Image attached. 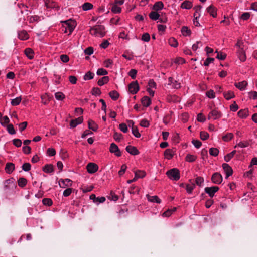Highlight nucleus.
Segmentation results:
<instances>
[{"instance_id": "27", "label": "nucleus", "mask_w": 257, "mask_h": 257, "mask_svg": "<svg viewBox=\"0 0 257 257\" xmlns=\"http://www.w3.org/2000/svg\"><path fill=\"white\" fill-rule=\"evenodd\" d=\"M181 31L182 35L185 36H189L191 33V30L187 26H183Z\"/></svg>"}, {"instance_id": "57", "label": "nucleus", "mask_w": 257, "mask_h": 257, "mask_svg": "<svg viewBox=\"0 0 257 257\" xmlns=\"http://www.w3.org/2000/svg\"><path fill=\"white\" fill-rule=\"evenodd\" d=\"M137 70L135 69H131L128 72V75L133 79L136 77Z\"/></svg>"}, {"instance_id": "33", "label": "nucleus", "mask_w": 257, "mask_h": 257, "mask_svg": "<svg viewBox=\"0 0 257 257\" xmlns=\"http://www.w3.org/2000/svg\"><path fill=\"white\" fill-rule=\"evenodd\" d=\"M248 111L247 109H242L238 112V115L241 118H246L248 116Z\"/></svg>"}, {"instance_id": "26", "label": "nucleus", "mask_w": 257, "mask_h": 257, "mask_svg": "<svg viewBox=\"0 0 257 257\" xmlns=\"http://www.w3.org/2000/svg\"><path fill=\"white\" fill-rule=\"evenodd\" d=\"M164 5L161 1H158L155 3L153 6V9L155 11H159L163 8Z\"/></svg>"}, {"instance_id": "10", "label": "nucleus", "mask_w": 257, "mask_h": 257, "mask_svg": "<svg viewBox=\"0 0 257 257\" xmlns=\"http://www.w3.org/2000/svg\"><path fill=\"white\" fill-rule=\"evenodd\" d=\"M222 167L226 175L225 177L226 179L232 175L233 170L231 167L228 164L223 163L222 164Z\"/></svg>"}, {"instance_id": "51", "label": "nucleus", "mask_w": 257, "mask_h": 257, "mask_svg": "<svg viewBox=\"0 0 257 257\" xmlns=\"http://www.w3.org/2000/svg\"><path fill=\"white\" fill-rule=\"evenodd\" d=\"M101 93V90L98 87H94L92 90V94L93 95L99 96Z\"/></svg>"}, {"instance_id": "15", "label": "nucleus", "mask_w": 257, "mask_h": 257, "mask_svg": "<svg viewBox=\"0 0 257 257\" xmlns=\"http://www.w3.org/2000/svg\"><path fill=\"white\" fill-rule=\"evenodd\" d=\"M237 53V56L240 61H241L242 62L245 61V60L246 59V55H245L244 51L243 50V49L242 48L239 49Z\"/></svg>"}, {"instance_id": "52", "label": "nucleus", "mask_w": 257, "mask_h": 257, "mask_svg": "<svg viewBox=\"0 0 257 257\" xmlns=\"http://www.w3.org/2000/svg\"><path fill=\"white\" fill-rule=\"evenodd\" d=\"M96 74L97 75L104 76L108 74V72L103 68H99L96 72Z\"/></svg>"}, {"instance_id": "16", "label": "nucleus", "mask_w": 257, "mask_h": 257, "mask_svg": "<svg viewBox=\"0 0 257 257\" xmlns=\"http://www.w3.org/2000/svg\"><path fill=\"white\" fill-rule=\"evenodd\" d=\"M18 35V38L22 40H26L29 38V35L25 30L19 31Z\"/></svg>"}, {"instance_id": "25", "label": "nucleus", "mask_w": 257, "mask_h": 257, "mask_svg": "<svg viewBox=\"0 0 257 257\" xmlns=\"http://www.w3.org/2000/svg\"><path fill=\"white\" fill-rule=\"evenodd\" d=\"M109 80V78L108 76H103L98 81L97 84L99 86H101L104 84L107 83Z\"/></svg>"}, {"instance_id": "53", "label": "nucleus", "mask_w": 257, "mask_h": 257, "mask_svg": "<svg viewBox=\"0 0 257 257\" xmlns=\"http://www.w3.org/2000/svg\"><path fill=\"white\" fill-rule=\"evenodd\" d=\"M31 167V165L29 163H24L22 167V170L25 172H27L30 170Z\"/></svg>"}, {"instance_id": "49", "label": "nucleus", "mask_w": 257, "mask_h": 257, "mask_svg": "<svg viewBox=\"0 0 257 257\" xmlns=\"http://www.w3.org/2000/svg\"><path fill=\"white\" fill-rule=\"evenodd\" d=\"M195 187V185L194 184L186 185V191L189 194L192 193V191L194 189Z\"/></svg>"}, {"instance_id": "48", "label": "nucleus", "mask_w": 257, "mask_h": 257, "mask_svg": "<svg viewBox=\"0 0 257 257\" xmlns=\"http://www.w3.org/2000/svg\"><path fill=\"white\" fill-rule=\"evenodd\" d=\"M66 25H67V26L65 28L64 32L66 33L67 32H69V34H71L72 33V32H73V31L74 30V28L72 25H70L68 23H66Z\"/></svg>"}, {"instance_id": "19", "label": "nucleus", "mask_w": 257, "mask_h": 257, "mask_svg": "<svg viewBox=\"0 0 257 257\" xmlns=\"http://www.w3.org/2000/svg\"><path fill=\"white\" fill-rule=\"evenodd\" d=\"M207 11L213 17H215L217 15L216 9L213 6L210 5L207 8Z\"/></svg>"}, {"instance_id": "39", "label": "nucleus", "mask_w": 257, "mask_h": 257, "mask_svg": "<svg viewBox=\"0 0 257 257\" xmlns=\"http://www.w3.org/2000/svg\"><path fill=\"white\" fill-rule=\"evenodd\" d=\"M94 76V74L90 71H89L84 75L83 79L84 80H91L93 78Z\"/></svg>"}, {"instance_id": "4", "label": "nucleus", "mask_w": 257, "mask_h": 257, "mask_svg": "<svg viewBox=\"0 0 257 257\" xmlns=\"http://www.w3.org/2000/svg\"><path fill=\"white\" fill-rule=\"evenodd\" d=\"M222 116L221 113L216 108L212 109L208 114V119L213 118L214 120L217 119Z\"/></svg>"}, {"instance_id": "63", "label": "nucleus", "mask_w": 257, "mask_h": 257, "mask_svg": "<svg viewBox=\"0 0 257 257\" xmlns=\"http://www.w3.org/2000/svg\"><path fill=\"white\" fill-rule=\"evenodd\" d=\"M140 124L143 127H148L149 126V122L147 119H143L141 121Z\"/></svg>"}, {"instance_id": "12", "label": "nucleus", "mask_w": 257, "mask_h": 257, "mask_svg": "<svg viewBox=\"0 0 257 257\" xmlns=\"http://www.w3.org/2000/svg\"><path fill=\"white\" fill-rule=\"evenodd\" d=\"M83 119L82 117H79L75 119L71 120L70 123L71 128H74L78 124H80L83 122Z\"/></svg>"}, {"instance_id": "6", "label": "nucleus", "mask_w": 257, "mask_h": 257, "mask_svg": "<svg viewBox=\"0 0 257 257\" xmlns=\"http://www.w3.org/2000/svg\"><path fill=\"white\" fill-rule=\"evenodd\" d=\"M218 186H212L211 187H206L204 189L205 193L208 194L210 197H213L215 193L219 190Z\"/></svg>"}, {"instance_id": "1", "label": "nucleus", "mask_w": 257, "mask_h": 257, "mask_svg": "<svg viewBox=\"0 0 257 257\" xmlns=\"http://www.w3.org/2000/svg\"><path fill=\"white\" fill-rule=\"evenodd\" d=\"M92 35L103 37L105 35V28L103 25H97L90 29Z\"/></svg>"}, {"instance_id": "28", "label": "nucleus", "mask_w": 257, "mask_h": 257, "mask_svg": "<svg viewBox=\"0 0 257 257\" xmlns=\"http://www.w3.org/2000/svg\"><path fill=\"white\" fill-rule=\"evenodd\" d=\"M202 8V6L198 5L194 8L195 10V12L194 14V17H196V19H198L200 17V12L201 9Z\"/></svg>"}, {"instance_id": "22", "label": "nucleus", "mask_w": 257, "mask_h": 257, "mask_svg": "<svg viewBox=\"0 0 257 257\" xmlns=\"http://www.w3.org/2000/svg\"><path fill=\"white\" fill-rule=\"evenodd\" d=\"M147 199L149 201L151 202H156L157 203H160L161 201L160 199L157 196H150L149 195H147Z\"/></svg>"}, {"instance_id": "60", "label": "nucleus", "mask_w": 257, "mask_h": 257, "mask_svg": "<svg viewBox=\"0 0 257 257\" xmlns=\"http://www.w3.org/2000/svg\"><path fill=\"white\" fill-rule=\"evenodd\" d=\"M132 132L133 135L136 138H140L141 137V134L139 133L137 127L135 128H133L132 130Z\"/></svg>"}, {"instance_id": "47", "label": "nucleus", "mask_w": 257, "mask_h": 257, "mask_svg": "<svg viewBox=\"0 0 257 257\" xmlns=\"http://www.w3.org/2000/svg\"><path fill=\"white\" fill-rule=\"evenodd\" d=\"M21 101V98L20 97H16L11 100V104L13 106L18 105Z\"/></svg>"}, {"instance_id": "32", "label": "nucleus", "mask_w": 257, "mask_h": 257, "mask_svg": "<svg viewBox=\"0 0 257 257\" xmlns=\"http://www.w3.org/2000/svg\"><path fill=\"white\" fill-rule=\"evenodd\" d=\"M233 134L232 133H228L222 136V140L225 142H228L233 138Z\"/></svg>"}, {"instance_id": "20", "label": "nucleus", "mask_w": 257, "mask_h": 257, "mask_svg": "<svg viewBox=\"0 0 257 257\" xmlns=\"http://www.w3.org/2000/svg\"><path fill=\"white\" fill-rule=\"evenodd\" d=\"M88 128L94 132H96L98 128V125L92 120H89L88 122Z\"/></svg>"}, {"instance_id": "41", "label": "nucleus", "mask_w": 257, "mask_h": 257, "mask_svg": "<svg viewBox=\"0 0 257 257\" xmlns=\"http://www.w3.org/2000/svg\"><path fill=\"white\" fill-rule=\"evenodd\" d=\"M169 45L173 47H177L178 46V42L174 38L172 37L169 39Z\"/></svg>"}, {"instance_id": "37", "label": "nucleus", "mask_w": 257, "mask_h": 257, "mask_svg": "<svg viewBox=\"0 0 257 257\" xmlns=\"http://www.w3.org/2000/svg\"><path fill=\"white\" fill-rule=\"evenodd\" d=\"M25 53L26 55L27 56V57L30 59H32L33 58V50L30 48H27L25 50Z\"/></svg>"}, {"instance_id": "42", "label": "nucleus", "mask_w": 257, "mask_h": 257, "mask_svg": "<svg viewBox=\"0 0 257 257\" xmlns=\"http://www.w3.org/2000/svg\"><path fill=\"white\" fill-rule=\"evenodd\" d=\"M248 146L249 143L246 141L243 142H240L234 146V148H235L238 146L240 148H244L248 147Z\"/></svg>"}, {"instance_id": "9", "label": "nucleus", "mask_w": 257, "mask_h": 257, "mask_svg": "<svg viewBox=\"0 0 257 257\" xmlns=\"http://www.w3.org/2000/svg\"><path fill=\"white\" fill-rule=\"evenodd\" d=\"M72 181L69 179H61L59 181V185L61 188H65L66 187L71 186Z\"/></svg>"}, {"instance_id": "24", "label": "nucleus", "mask_w": 257, "mask_h": 257, "mask_svg": "<svg viewBox=\"0 0 257 257\" xmlns=\"http://www.w3.org/2000/svg\"><path fill=\"white\" fill-rule=\"evenodd\" d=\"M192 7V3L189 1H185L181 5V8L185 9H190Z\"/></svg>"}, {"instance_id": "2", "label": "nucleus", "mask_w": 257, "mask_h": 257, "mask_svg": "<svg viewBox=\"0 0 257 257\" xmlns=\"http://www.w3.org/2000/svg\"><path fill=\"white\" fill-rule=\"evenodd\" d=\"M166 174L172 180L177 181L180 178L179 170L177 168H172L167 171Z\"/></svg>"}, {"instance_id": "30", "label": "nucleus", "mask_w": 257, "mask_h": 257, "mask_svg": "<svg viewBox=\"0 0 257 257\" xmlns=\"http://www.w3.org/2000/svg\"><path fill=\"white\" fill-rule=\"evenodd\" d=\"M109 95L111 98L113 100H116L119 96V93L115 90L110 91Z\"/></svg>"}, {"instance_id": "40", "label": "nucleus", "mask_w": 257, "mask_h": 257, "mask_svg": "<svg viewBox=\"0 0 257 257\" xmlns=\"http://www.w3.org/2000/svg\"><path fill=\"white\" fill-rule=\"evenodd\" d=\"M146 175V173L144 171L138 170L136 171L135 173V176L137 178V179L139 178H142L145 177Z\"/></svg>"}, {"instance_id": "14", "label": "nucleus", "mask_w": 257, "mask_h": 257, "mask_svg": "<svg viewBox=\"0 0 257 257\" xmlns=\"http://www.w3.org/2000/svg\"><path fill=\"white\" fill-rule=\"evenodd\" d=\"M174 154V151L171 149H167L164 152L165 157L168 160L171 159L173 157Z\"/></svg>"}, {"instance_id": "11", "label": "nucleus", "mask_w": 257, "mask_h": 257, "mask_svg": "<svg viewBox=\"0 0 257 257\" xmlns=\"http://www.w3.org/2000/svg\"><path fill=\"white\" fill-rule=\"evenodd\" d=\"M125 150L128 153H130L132 155L135 156L138 155L140 153L139 150L135 146L128 145L126 146Z\"/></svg>"}, {"instance_id": "55", "label": "nucleus", "mask_w": 257, "mask_h": 257, "mask_svg": "<svg viewBox=\"0 0 257 257\" xmlns=\"http://www.w3.org/2000/svg\"><path fill=\"white\" fill-rule=\"evenodd\" d=\"M176 210V208L174 207L172 210L168 209L166 211L163 213L164 217H169L171 215L173 212H174Z\"/></svg>"}, {"instance_id": "36", "label": "nucleus", "mask_w": 257, "mask_h": 257, "mask_svg": "<svg viewBox=\"0 0 257 257\" xmlns=\"http://www.w3.org/2000/svg\"><path fill=\"white\" fill-rule=\"evenodd\" d=\"M224 97L227 99L229 100L233 97L235 95L234 93L231 91H228L223 93Z\"/></svg>"}, {"instance_id": "59", "label": "nucleus", "mask_w": 257, "mask_h": 257, "mask_svg": "<svg viewBox=\"0 0 257 257\" xmlns=\"http://www.w3.org/2000/svg\"><path fill=\"white\" fill-rule=\"evenodd\" d=\"M206 94L208 98L211 99L214 98L215 97V93L212 90H210L207 91Z\"/></svg>"}, {"instance_id": "23", "label": "nucleus", "mask_w": 257, "mask_h": 257, "mask_svg": "<svg viewBox=\"0 0 257 257\" xmlns=\"http://www.w3.org/2000/svg\"><path fill=\"white\" fill-rule=\"evenodd\" d=\"M42 170L46 173H51L54 171L53 166L51 164H46L43 167Z\"/></svg>"}, {"instance_id": "54", "label": "nucleus", "mask_w": 257, "mask_h": 257, "mask_svg": "<svg viewBox=\"0 0 257 257\" xmlns=\"http://www.w3.org/2000/svg\"><path fill=\"white\" fill-rule=\"evenodd\" d=\"M7 131L9 134L11 135L15 134L16 133V131L14 129L13 125L12 124H9L7 125Z\"/></svg>"}, {"instance_id": "44", "label": "nucleus", "mask_w": 257, "mask_h": 257, "mask_svg": "<svg viewBox=\"0 0 257 257\" xmlns=\"http://www.w3.org/2000/svg\"><path fill=\"white\" fill-rule=\"evenodd\" d=\"M196 158L197 157L194 155L187 154V156H186L185 159L186 161L188 162H193L195 161Z\"/></svg>"}, {"instance_id": "7", "label": "nucleus", "mask_w": 257, "mask_h": 257, "mask_svg": "<svg viewBox=\"0 0 257 257\" xmlns=\"http://www.w3.org/2000/svg\"><path fill=\"white\" fill-rule=\"evenodd\" d=\"M223 178L222 175L219 173H214L211 177V180L214 184H219L222 181Z\"/></svg>"}, {"instance_id": "21", "label": "nucleus", "mask_w": 257, "mask_h": 257, "mask_svg": "<svg viewBox=\"0 0 257 257\" xmlns=\"http://www.w3.org/2000/svg\"><path fill=\"white\" fill-rule=\"evenodd\" d=\"M247 85V83L245 81H242L241 82L235 83V86H236V87L238 88L240 90H244Z\"/></svg>"}, {"instance_id": "5", "label": "nucleus", "mask_w": 257, "mask_h": 257, "mask_svg": "<svg viewBox=\"0 0 257 257\" xmlns=\"http://www.w3.org/2000/svg\"><path fill=\"white\" fill-rule=\"evenodd\" d=\"M86 169L89 173L93 174L98 171V166L95 163H89L87 165Z\"/></svg>"}, {"instance_id": "29", "label": "nucleus", "mask_w": 257, "mask_h": 257, "mask_svg": "<svg viewBox=\"0 0 257 257\" xmlns=\"http://www.w3.org/2000/svg\"><path fill=\"white\" fill-rule=\"evenodd\" d=\"M150 18L153 20H157L159 19L160 15L155 11H152L149 15Z\"/></svg>"}, {"instance_id": "64", "label": "nucleus", "mask_w": 257, "mask_h": 257, "mask_svg": "<svg viewBox=\"0 0 257 257\" xmlns=\"http://www.w3.org/2000/svg\"><path fill=\"white\" fill-rule=\"evenodd\" d=\"M119 129L123 133H126L127 132V126L125 123H121L119 125Z\"/></svg>"}, {"instance_id": "62", "label": "nucleus", "mask_w": 257, "mask_h": 257, "mask_svg": "<svg viewBox=\"0 0 257 257\" xmlns=\"http://www.w3.org/2000/svg\"><path fill=\"white\" fill-rule=\"evenodd\" d=\"M42 203L44 205L50 206L52 204V201L49 198H44L42 200Z\"/></svg>"}, {"instance_id": "17", "label": "nucleus", "mask_w": 257, "mask_h": 257, "mask_svg": "<svg viewBox=\"0 0 257 257\" xmlns=\"http://www.w3.org/2000/svg\"><path fill=\"white\" fill-rule=\"evenodd\" d=\"M141 103L144 106L147 107L150 105L151 100L149 97L145 96L141 99Z\"/></svg>"}, {"instance_id": "31", "label": "nucleus", "mask_w": 257, "mask_h": 257, "mask_svg": "<svg viewBox=\"0 0 257 257\" xmlns=\"http://www.w3.org/2000/svg\"><path fill=\"white\" fill-rule=\"evenodd\" d=\"M27 180L25 178H23V177L20 178L18 180V186L22 188H23L24 187H25L26 186V185L27 184Z\"/></svg>"}, {"instance_id": "3", "label": "nucleus", "mask_w": 257, "mask_h": 257, "mask_svg": "<svg viewBox=\"0 0 257 257\" xmlns=\"http://www.w3.org/2000/svg\"><path fill=\"white\" fill-rule=\"evenodd\" d=\"M129 92L132 94H136L139 90V85L137 81L131 82L128 86Z\"/></svg>"}, {"instance_id": "8", "label": "nucleus", "mask_w": 257, "mask_h": 257, "mask_svg": "<svg viewBox=\"0 0 257 257\" xmlns=\"http://www.w3.org/2000/svg\"><path fill=\"white\" fill-rule=\"evenodd\" d=\"M109 151L111 153H114L116 156L119 157L121 155V152L118 146L114 143L110 144Z\"/></svg>"}, {"instance_id": "34", "label": "nucleus", "mask_w": 257, "mask_h": 257, "mask_svg": "<svg viewBox=\"0 0 257 257\" xmlns=\"http://www.w3.org/2000/svg\"><path fill=\"white\" fill-rule=\"evenodd\" d=\"M236 151V150H233L230 153H228L226 156H224V160L228 162L234 156V155L235 154Z\"/></svg>"}, {"instance_id": "58", "label": "nucleus", "mask_w": 257, "mask_h": 257, "mask_svg": "<svg viewBox=\"0 0 257 257\" xmlns=\"http://www.w3.org/2000/svg\"><path fill=\"white\" fill-rule=\"evenodd\" d=\"M209 136V134L206 132L201 131L200 132V138L202 140H207Z\"/></svg>"}, {"instance_id": "50", "label": "nucleus", "mask_w": 257, "mask_h": 257, "mask_svg": "<svg viewBox=\"0 0 257 257\" xmlns=\"http://www.w3.org/2000/svg\"><path fill=\"white\" fill-rule=\"evenodd\" d=\"M55 97L57 100H62L64 98L65 95L63 93H62L61 92H58L55 93Z\"/></svg>"}, {"instance_id": "13", "label": "nucleus", "mask_w": 257, "mask_h": 257, "mask_svg": "<svg viewBox=\"0 0 257 257\" xmlns=\"http://www.w3.org/2000/svg\"><path fill=\"white\" fill-rule=\"evenodd\" d=\"M168 85H172V87L175 89H178L180 88V83L178 82L176 80H174L172 77H169L168 78Z\"/></svg>"}, {"instance_id": "43", "label": "nucleus", "mask_w": 257, "mask_h": 257, "mask_svg": "<svg viewBox=\"0 0 257 257\" xmlns=\"http://www.w3.org/2000/svg\"><path fill=\"white\" fill-rule=\"evenodd\" d=\"M210 155L217 156L219 154V150L216 148H211L209 151Z\"/></svg>"}, {"instance_id": "18", "label": "nucleus", "mask_w": 257, "mask_h": 257, "mask_svg": "<svg viewBox=\"0 0 257 257\" xmlns=\"http://www.w3.org/2000/svg\"><path fill=\"white\" fill-rule=\"evenodd\" d=\"M15 169V165L12 163H7L5 167V171L8 174H11Z\"/></svg>"}, {"instance_id": "56", "label": "nucleus", "mask_w": 257, "mask_h": 257, "mask_svg": "<svg viewBox=\"0 0 257 257\" xmlns=\"http://www.w3.org/2000/svg\"><path fill=\"white\" fill-rule=\"evenodd\" d=\"M248 97L250 99L254 100L257 99V92L256 91H250L248 93Z\"/></svg>"}, {"instance_id": "45", "label": "nucleus", "mask_w": 257, "mask_h": 257, "mask_svg": "<svg viewBox=\"0 0 257 257\" xmlns=\"http://www.w3.org/2000/svg\"><path fill=\"white\" fill-rule=\"evenodd\" d=\"M195 183L197 185L201 187L203 185L204 179L202 177H197L195 179Z\"/></svg>"}, {"instance_id": "61", "label": "nucleus", "mask_w": 257, "mask_h": 257, "mask_svg": "<svg viewBox=\"0 0 257 257\" xmlns=\"http://www.w3.org/2000/svg\"><path fill=\"white\" fill-rule=\"evenodd\" d=\"M150 40V36L149 33H144L142 36V40L145 42H149Z\"/></svg>"}, {"instance_id": "38", "label": "nucleus", "mask_w": 257, "mask_h": 257, "mask_svg": "<svg viewBox=\"0 0 257 257\" xmlns=\"http://www.w3.org/2000/svg\"><path fill=\"white\" fill-rule=\"evenodd\" d=\"M45 5L47 8L57 9L58 7L57 4L53 2H46Z\"/></svg>"}, {"instance_id": "46", "label": "nucleus", "mask_w": 257, "mask_h": 257, "mask_svg": "<svg viewBox=\"0 0 257 257\" xmlns=\"http://www.w3.org/2000/svg\"><path fill=\"white\" fill-rule=\"evenodd\" d=\"M121 10V8L117 6V5L116 4H114L112 6L111 11L115 14H117V13H120Z\"/></svg>"}, {"instance_id": "35", "label": "nucleus", "mask_w": 257, "mask_h": 257, "mask_svg": "<svg viewBox=\"0 0 257 257\" xmlns=\"http://www.w3.org/2000/svg\"><path fill=\"white\" fill-rule=\"evenodd\" d=\"M93 5L90 3L86 2L82 5V8L84 11H88L93 8Z\"/></svg>"}]
</instances>
